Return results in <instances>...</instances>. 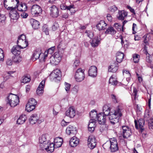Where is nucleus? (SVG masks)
<instances>
[{
    "label": "nucleus",
    "mask_w": 153,
    "mask_h": 153,
    "mask_svg": "<svg viewBox=\"0 0 153 153\" xmlns=\"http://www.w3.org/2000/svg\"><path fill=\"white\" fill-rule=\"evenodd\" d=\"M123 110V105L120 104L114 110L111 111L110 114L108 116L110 122L112 124L114 125L119 122L120 117L122 115Z\"/></svg>",
    "instance_id": "obj_1"
},
{
    "label": "nucleus",
    "mask_w": 153,
    "mask_h": 153,
    "mask_svg": "<svg viewBox=\"0 0 153 153\" xmlns=\"http://www.w3.org/2000/svg\"><path fill=\"white\" fill-rule=\"evenodd\" d=\"M48 135H42L39 138V141L40 143V147L42 150H45L47 152L51 153L53 150V143H51L47 138Z\"/></svg>",
    "instance_id": "obj_2"
},
{
    "label": "nucleus",
    "mask_w": 153,
    "mask_h": 153,
    "mask_svg": "<svg viewBox=\"0 0 153 153\" xmlns=\"http://www.w3.org/2000/svg\"><path fill=\"white\" fill-rule=\"evenodd\" d=\"M19 98L17 95L10 94L7 97V102L11 107H15L19 103Z\"/></svg>",
    "instance_id": "obj_3"
},
{
    "label": "nucleus",
    "mask_w": 153,
    "mask_h": 153,
    "mask_svg": "<svg viewBox=\"0 0 153 153\" xmlns=\"http://www.w3.org/2000/svg\"><path fill=\"white\" fill-rule=\"evenodd\" d=\"M143 119L147 122L149 128L153 129V115L149 110L145 112Z\"/></svg>",
    "instance_id": "obj_4"
},
{
    "label": "nucleus",
    "mask_w": 153,
    "mask_h": 153,
    "mask_svg": "<svg viewBox=\"0 0 153 153\" xmlns=\"http://www.w3.org/2000/svg\"><path fill=\"white\" fill-rule=\"evenodd\" d=\"M47 57V55H45L43 53H41L40 50H36L33 52L32 59L33 60L35 61L37 59H39L40 62H45Z\"/></svg>",
    "instance_id": "obj_5"
},
{
    "label": "nucleus",
    "mask_w": 153,
    "mask_h": 153,
    "mask_svg": "<svg viewBox=\"0 0 153 153\" xmlns=\"http://www.w3.org/2000/svg\"><path fill=\"white\" fill-rule=\"evenodd\" d=\"M17 44L22 49L25 48L28 46V42L26 39L25 35L22 34L18 37Z\"/></svg>",
    "instance_id": "obj_6"
},
{
    "label": "nucleus",
    "mask_w": 153,
    "mask_h": 153,
    "mask_svg": "<svg viewBox=\"0 0 153 153\" xmlns=\"http://www.w3.org/2000/svg\"><path fill=\"white\" fill-rule=\"evenodd\" d=\"M10 10L9 15L10 18L13 20H17L19 17V14H20L18 12H20L19 10L16 7H11L10 9H7Z\"/></svg>",
    "instance_id": "obj_7"
},
{
    "label": "nucleus",
    "mask_w": 153,
    "mask_h": 153,
    "mask_svg": "<svg viewBox=\"0 0 153 153\" xmlns=\"http://www.w3.org/2000/svg\"><path fill=\"white\" fill-rule=\"evenodd\" d=\"M121 134L124 138H127L131 135V129L126 126H123L121 129Z\"/></svg>",
    "instance_id": "obj_8"
},
{
    "label": "nucleus",
    "mask_w": 153,
    "mask_h": 153,
    "mask_svg": "<svg viewBox=\"0 0 153 153\" xmlns=\"http://www.w3.org/2000/svg\"><path fill=\"white\" fill-rule=\"evenodd\" d=\"M61 76V72L58 69L53 71L50 75V79L51 81L56 82L59 80Z\"/></svg>",
    "instance_id": "obj_9"
},
{
    "label": "nucleus",
    "mask_w": 153,
    "mask_h": 153,
    "mask_svg": "<svg viewBox=\"0 0 153 153\" xmlns=\"http://www.w3.org/2000/svg\"><path fill=\"white\" fill-rule=\"evenodd\" d=\"M84 70L81 68H79L76 71L75 75L76 80L78 82L82 81L85 78Z\"/></svg>",
    "instance_id": "obj_10"
},
{
    "label": "nucleus",
    "mask_w": 153,
    "mask_h": 153,
    "mask_svg": "<svg viewBox=\"0 0 153 153\" xmlns=\"http://www.w3.org/2000/svg\"><path fill=\"white\" fill-rule=\"evenodd\" d=\"M110 148L111 151L114 152L118 150V147L116 139L114 138H111L110 140Z\"/></svg>",
    "instance_id": "obj_11"
},
{
    "label": "nucleus",
    "mask_w": 153,
    "mask_h": 153,
    "mask_svg": "<svg viewBox=\"0 0 153 153\" xmlns=\"http://www.w3.org/2000/svg\"><path fill=\"white\" fill-rule=\"evenodd\" d=\"M42 9L41 7L37 5H33L31 8V12L34 16H38L41 14Z\"/></svg>",
    "instance_id": "obj_12"
},
{
    "label": "nucleus",
    "mask_w": 153,
    "mask_h": 153,
    "mask_svg": "<svg viewBox=\"0 0 153 153\" xmlns=\"http://www.w3.org/2000/svg\"><path fill=\"white\" fill-rule=\"evenodd\" d=\"M145 120L144 119L141 118L139 119L137 122L136 120H134L135 128L137 129H140V132H142L144 130L143 127L145 124Z\"/></svg>",
    "instance_id": "obj_13"
},
{
    "label": "nucleus",
    "mask_w": 153,
    "mask_h": 153,
    "mask_svg": "<svg viewBox=\"0 0 153 153\" xmlns=\"http://www.w3.org/2000/svg\"><path fill=\"white\" fill-rule=\"evenodd\" d=\"M88 147L91 149H93L96 145V140L95 138L92 136H90L88 140Z\"/></svg>",
    "instance_id": "obj_14"
},
{
    "label": "nucleus",
    "mask_w": 153,
    "mask_h": 153,
    "mask_svg": "<svg viewBox=\"0 0 153 153\" xmlns=\"http://www.w3.org/2000/svg\"><path fill=\"white\" fill-rule=\"evenodd\" d=\"M51 16L53 18H56L59 15V10L55 5H53L50 8Z\"/></svg>",
    "instance_id": "obj_15"
},
{
    "label": "nucleus",
    "mask_w": 153,
    "mask_h": 153,
    "mask_svg": "<svg viewBox=\"0 0 153 153\" xmlns=\"http://www.w3.org/2000/svg\"><path fill=\"white\" fill-rule=\"evenodd\" d=\"M60 7L62 10H69L71 13V14L74 13L76 11L75 10H73L72 9L75 8L74 5L73 4H71L70 5L67 6L65 4L62 3L61 4Z\"/></svg>",
    "instance_id": "obj_16"
},
{
    "label": "nucleus",
    "mask_w": 153,
    "mask_h": 153,
    "mask_svg": "<svg viewBox=\"0 0 153 153\" xmlns=\"http://www.w3.org/2000/svg\"><path fill=\"white\" fill-rule=\"evenodd\" d=\"M63 140L62 138L59 137L56 138L54 140V143H53V150L52 152L54 151V149L56 148H58L61 146L62 144Z\"/></svg>",
    "instance_id": "obj_17"
},
{
    "label": "nucleus",
    "mask_w": 153,
    "mask_h": 153,
    "mask_svg": "<svg viewBox=\"0 0 153 153\" xmlns=\"http://www.w3.org/2000/svg\"><path fill=\"white\" fill-rule=\"evenodd\" d=\"M107 116L104 115L102 113H99L98 114L97 120L100 124L104 125L106 122Z\"/></svg>",
    "instance_id": "obj_18"
},
{
    "label": "nucleus",
    "mask_w": 153,
    "mask_h": 153,
    "mask_svg": "<svg viewBox=\"0 0 153 153\" xmlns=\"http://www.w3.org/2000/svg\"><path fill=\"white\" fill-rule=\"evenodd\" d=\"M75 114V110L72 107H70L65 112V115L70 118L74 117Z\"/></svg>",
    "instance_id": "obj_19"
},
{
    "label": "nucleus",
    "mask_w": 153,
    "mask_h": 153,
    "mask_svg": "<svg viewBox=\"0 0 153 153\" xmlns=\"http://www.w3.org/2000/svg\"><path fill=\"white\" fill-rule=\"evenodd\" d=\"M97 69L94 66H91L88 70V74L89 76L92 77H95L97 75Z\"/></svg>",
    "instance_id": "obj_20"
},
{
    "label": "nucleus",
    "mask_w": 153,
    "mask_h": 153,
    "mask_svg": "<svg viewBox=\"0 0 153 153\" xmlns=\"http://www.w3.org/2000/svg\"><path fill=\"white\" fill-rule=\"evenodd\" d=\"M45 80H43L40 83L36 90L37 94L39 95H41L43 93V88L45 86Z\"/></svg>",
    "instance_id": "obj_21"
},
{
    "label": "nucleus",
    "mask_w": 153,
    "mask_h": 153,
    "mask_svg": "<svg viewBox=\"0 0 153 153\" xmlns=\"http://www.w3.org/2000/svg\"><path fill=\"white\" fill-rule=\"evenodd\" d=\"M100 36H97L94 37L91 42L92 46L93 47H97L100 43Z\"/></svg>",
    "instance_id": "obj_22"
},
{
    "label": "nucleus",
    "mask_w": 153,
    "mask_h": 153,
    "mask_svg": "<svg viewBox=\"0 0 153 153\" xmlns=\"http://www.w3.org/2000/svg\"><path fill=\"white\" fill-rule=\"evenodd\" d=\"M98 114L97 112L95 110L93 111H91L90 113V116L91 117V119L90 120V122L92 123L93 122H96L97 121V117Z\"/></svg>",
    "instance_id": "obj_23"
},
{
    "label": "nucleus",
    "mask_w": 153,
    "mask_h": 153,
    "mask_svg": "<svg viewBox=\"0 0 153 153\" xmlns=\"http://www.w3.org/2000/svg\"><path fill=\"white\" fill-rule=\"evenodd\" d=\"M107 24L103 20H101L99 22L97 25V28L100 31L104 30L106 27Z\"/></svg>",
    "instance_id": "obj_24"
},
{
    "label": "nucleus",
    "mask_w": 153,
    "mask_h": 153,
    "mask_svg": "<svg viewBox=\"0 0 153 153\" xmlns=\"http://www.w3.org/2000/svg\"><path fill=\"white\" fill-rule=\"evenodd\" d=\"M79 143V139L76 137H74L70 140L69 144L71 147H75Z\"/></svg>",
    "instance_id": "obj_25"
},
{
    "label": "nucleus",
    "mask_w": 153,
    "mask_h": 153,
    "mask_svg": "<svg viewBox=\"0 0 153 153\" xmlns=\"http://www.w3.org/2000/svg\"><path fill=\"white\" fill-rule=\"evenodd\" d=\"M66 132L68 135H70L71 134H74L76 133V128L70 125L67 128Z\"/></svg>",
    "instance_id": "obj_26"
},
{
    "label": "nucleus",
    "mask_w": 153,
    "mask_h": 153,
    "mask_svg": "<svg viewBox=\"0 0 153 153\" xmlns=\"http://www.w3.org/2000/svg\"><path fill=\"white\" fill-rule=\"evenodd\" d=\"M21 49L22 48L18 45L14 46L11 49V52L14 55H19L21 53Z\"/></svg>",
    "instance_id": "obj_27"
},
{
    "label": "nucleus",
    "mask_w": 153,
    "mask_h": 153,
    "mask_svg": "<svg viewBox=\"0 0 153 153\" xmlns=\"http://www.w3.org/2000/svg\"><path fill=\"white\" fill-rule=\"evenodd\" d=\"M30 22L32 27L34 29H37L39 27V23L36 20L31 19L30 20Z\"/></svg>",
    "instance_id": "obj_28"
},
{
    "label": "nucleus",
    "mask_w": 153,
    "mask_h": 153,
    "mask_svg": "<svg viewBox=\"0 0 153 153\" xmlns=\"http://www.w3.org/2000/svg\"><path fill=\"white\" fill-rule=\"evenodd\" d=\"M39 119L37 115L36 114H33L29 119V122L30 124H33L36 123Z\"/></svg>",
    "instance_id": "obj_29"
},
{
    "label": "nucleus",
    "mask_w": 153,
    "mask_h": 153,
    "mask_svg": "<svg viewBox=\"0 0 153 153\" xmlns=\"http://www.w3.org/2000/svg\"><path fill=\"white\" fill-rule=\"evenodd\" d=\"M103 113V114L106 116H108L112 111H111L110 108L107 105H104L102 108Z\"/></svg>",
    "instance_id": "obj_30"
},
{
    "label": "nucleus",
    "mask_w": 153,
    "mask_h": 153,
    "mask_svg": "<svg viewBox=\"0 0 153 153\" xmlns=\"http://www.w3.org/2000/svg\"><path fill=\"white\" fill-rule=\"evenodd\" d=\"M124 54L123 53L121 52H117L116 56L117 61L119 63L121 62L124 58Z\"/></svg>",
    "instance_id": "obj_31"
},
{
    "label": "nucleus",
    "mask_w": 153,
    "mask_h": 153,
    "mask_svg": "<svg viewBox=\"0 0 153 153\" xmlns=\"http://www.w3.org/2000/svg\"><path fill=\"white\" fill-rule=\"evenodd\" d=\"M118 15L117 16L118 19L119 20H123L125 17L127 16V13L124 10H122L119 11Z\"/></svg>",
    "instance_id": "obj_32"
},
{
    "label": "nucleus",
    "mask_w": 153,
    "mask_h": 153,
    "mask_svg": "<svg viewBox=\"0 0 153 153\" xmlns=\"http://www.w3.org/2000/svg\"><path fill=\"white\" fill-rule=\"evenodd\" d=\"M26 119V117L25 115H22L18 119L17 123L19 125L23 124L25 122Z\"/></svg>",
    "instance_id": "obj_33"
},
{
    "label": "nucleus",
    "mask_w": 153,
    "mask_h": 153,
    "mask_svg": "<svg viewBox=\"0 0 153 153\" xmlns=\"http://www.w3.org/2000/svg\"><path fill=\"white\" fill-rule=\"evenodd\" d=\"M116 64H117L116 63H114L113 65H112L109 67V71L113 73L116 72L118 69V66L116 65Z\"/></svg>",
    "instance_id": "obj_34"
},
{
    "label": "nucleus",
    "mask_w": 153,
    "mask_h": 153,
    "mask_svg": "<svg viewBox=\"0 0 153 153\" xmlns=\"http://www.w3.org/2000/svg\"><path fill=\"white\" fill-rule=\"evenodd\" d=\"M116 33V31L112 27H109L105 32L106 34H110L111 35H114Z\"/></svg>",
    "instance_id": "obj_35"
},
{
    "label": "nucleus",
    "mask_w": 153,
    "mask_h": 153,
    "mask_svg": "<svg viewBox=\"0 0 153 153\" xmlns=\"http://www.w3.org/2000/svg\"><path fill=\"white\" fill-rule=\"evenodd\" d=\"M12 0H4V5L5 8L7 9H10L12 6H11L10 5V4L11 3Z\"/></svg>",
    "instance_id": "obj_36"
},
{
    "label": "nucleus",
    "mask_w": 153,
    "mask_h": 153,
    "mask_svg": "<svg viewBox=\"0 0 153 153\" xmlns=\"http://www.w3.org/2000/svg\"><path fill=\"white\" fill-rule=\"evenodd\" d=\"M13 61L15 63H18L21 61V58L19 55H14L12 56Z\"/></svg>",
    "instance_id": "obj_37"
},
{
    "label": "nucleus",
    "mask_w": 153,
    "mask_h": 153,
    "mask_svg": "<svg viewBox=\"0 0 153 153\" xmlns=\"http://www.w3.org/2000/svg\"><path fill=\"white\" fill-rule=\"evenodd\" d=\"M118 83V82L112 76L110 77L109 80V83L113 85H116Z\"/></svg>",
    "instance_id": "obj_38"
},
{
    "label": "nucleus",
    "mask_w": 153,
    "mask_h": 153,
    "mask_svg": "<svg viewBox=\"0 0 153 153\" xmlns=\"http://www.w3.org/2000/svg\"><path fill=\"white\" fill-rule=\"evenodd\" d=\"M30 80V76H25L22 77V82L26 83L29 82Z\"/></svg>",
    "instance_id": "obj_39"
},
{
    "label": "nucleus",
    "mask_w": 153,
    "mask_h": 153,
    "mask_svg": "<svg viewBox=\"0 0 153 153\" xmlns=\"http://www.w3.org/2000/svg\"><path fill=\"white\" fill-rule=\"evenodd\" d=\"M35 108V106L30 105L26 104V110L28 112H30L33 110Z\"/></svg>",
    "instance_id": "obj_40"
},
{
    "label": "nucleus",
    "mask_w": 153,
    "mask_h": 153,
    "mask_svg": "<svg viewBox=\"0 0 153 153\" xmlns=\"http://www.w3.org/2000/svg\"><path fill=\"white\" fill-rule=\"evenodd\" d=\"M37 103V102L34 99L31 98L29 100L27 104L32 105L35 106L36 105Z\"/></svg>",
    "instance_id": "obj_41"
},
{
    "label": "nucleus",
    "mask_w": 153,
    "mask_h": 153,
    "mask_svg": "<svg viewBox=\"0 0 153 153\" xmlns=\"http://www.w3.org/2000/svg\"><path fill=\"white\" fill-rule=\"evenodd\" d=\"M85 33L86 34L88 37L91 39L93 37V32L91 31L86 30L85 32Z\"/></svg>",
    "instance_id": "obj_42"
},
{
    "label": "nucleus",
    "mask_w": 153,
    "mask_h": 153,
    "mask_svg": "<svg viewBox=\"0 0 153 153\" xmlns=\"http://www.w3.org/2000/svg\"><path fill=\"white\" fill-rule=\"evenodd\" d=\"M133 60L134 63H137L139 59L140 56L137 54H134L133 55Z\"/></svg>",
    "instance_id": "obj_43"
},
{
    "label": "nucleus",
    "mask_w": 153,
    "mask_h": 153,
    "mask_svg": "<svg viewBox=\"0 0 153 153\" xmlns=\"http://www.w3.org/2000/svg\"><path fill=\"white\" fill-rule=\"evenodd\" d=\"M42 30L43 32L45 33L46 35L49 34L48 29L47 25H45L43 26Z\"/></svg>",
    "instance_id": "obj_44"
},
{
    "label": "nucleus",
    "mask_w": 153,
    "mask_h": 153,
    "mask_svg": "<svg viewBox=\"0 0 153 153\" xmlns=\"http://www.w3.org/2000/svg\"><path fill=\"white\" fill-rule=\"evenodd\" d=\"M53 57L54 59L53 61L56 62V63L59 62L61 59V57L58 56L57 55H55L54 56H53Z\"/></svg>",
    "instance_id": "obj_45"
},
{
    "label": "nucleus",
    "mask_w": 153,
    "mask_h": 153,
    "mask_svg": "<svg viewBox=\"0 0 153 153\" xmlns=\"http://www.w3.org/2000/svg\"><path fill=\"white\" fill-rule=\"evenodd\" d=\"M137 89L135 88H133V93L132 94V95L134 97V100H136L137 98Z\"/></svg>",
    "instance_id": "obj_46"
},
{
    "label": "nucleus",
    "mask_w": 153,
    "mask_h": 153,
    "mask_svg": "<svg viewBox=\"0 0 153 153\" xmlns=\"http://www.w3.org/2000/svg\"><path fill=\"white\" fill-rule=\"evenodd\" d=\"M79 64L80 62L79 60L78 59H76L73 65L74 68H76L79 65Z\"/></svg>",
    "instance_id": "obj_47"
},
{
    "label": "nucleus",
    "mask_w": 153,
    "mask_h": 153,
    "mask_svg": "<svg viewBox=\"0 0 153 153\" xmlns=\"http://www.w3.org/2000/svg\"><path fill=\"white\" fill-rule=\"evenodd\" d=\"M117 10V7L115 5L110 7L109 9V11L111 13H114Z\"/></svg>",
    "instance_id": "obj_48"
},
{
    "label": "nucleus",
    "mask_w": 153,
    "mask_h": 153,
    "mask_svg": "<svg viewBox=\"0 0 153 153\" xmlns=\"http://www.w3.org/2000/svg\"><path fill=\"white\" fill-rule=\"evenodd\" d=\"M4 54L3 51L1 48H0V61H3L4 59Z\"/></svg>",
    "instance_id": "obj_49"
},
{
    "label": "nucleus",
    "mask_w": 153,
    "mask_h": 153,
    "mask_svg": "<svg viewBox=\"0 0 153 153\" xmlns=\"http://www.w3.org/2000/svg\"><path fill=\"white\" fill-rule=\"evenodd\" d=\"M111 97L113 102L115 103L117 102V97L115 95L112 94L111 95Z\"/></svg>",
    "instance_id": "obj_50"
},
{
    "label": "nucleus",
    "mask_w": 153,
    "mask_h": 153,
    "mask_svg": "<svg viewBox=\"0 0 153 153\" xmlns=\"http://www.w3.org/2000/svg\"><path fill=\"white\" fill-rule=\"evenodd\" d=\"M65 89L67 92H68L69 91L71 85L69 83H68L66 82L65 83Z\"/></svg>",
    "instance_id": "obj_51"
},
{
    "label": "nucleus",
    "mask_w": 153,
    "mask_h": 153,
    "mask_svg": "<svg viewBox=\"0 0 153 153\" xmlns=\"http://www.w3.org/2000/svg\"><path fill=\"white\" fill-rule=\"evenodd\" d=\"M59 25L57 22H55L52 26V29L53 31H55L58 28Z\"/></svg>",
    "instance_id": "obj_52"
},
{
    "label": "nucleus",
    "mask_w": 153,
    "mask_h": 153,
    "mask_svg": "<svg viewBox=\"0 0 153 153\" xmlns=\"http://www.w3.org/2000/svg\"><path fill=\"white\" fill-rule=\"evenodd\" d=\"M6 19L5 15L4 14H1L0 13V22L2 23L4 22Z\"/></svg>",
    "instance_id": "obj_53"
},
{
    "label": "nucleus",
    "mask_w": 153,
    "mask_h": 153,
    "mask_svg": "<svg viewBox=\"0 0 153 153\" xmlns=\"http://www.w3.org/2000/svg\"><path fill=\"white\" fill-rule=\"evenodd\" d=\"M12 4L18 6V5L19 4V0H12L10 4Z\"/></svg>",
    "instance_id": "obj_54"
},
{
    "label": "nucleus",
    "mask_w": 153,
    "mask_h": 153,
    "mask_svg": "<svg viewBox=\"0 0 153 153\" xmlns=\"http://www.w3.org/2000/svg\"><path fill=\"white\" fill-rule=\"evenodd\" d=\"M55 49V47L53 46L49 48L47 51V53L51 54L53 53L54 50Z\"/></svg>",
    "instance_id": "obj_55"
},
{
    "label": "nucleus",
    "mask_w": 153,
    "mask_h": 153,
    "mask_svg": "<svg viewBox=\"0 0 153 153\" xmlns=\"http://www.w3.org/2000/svg\"><path fill=\"white\" fill-rule=\"evenodd\" d=\"M78 91V87L77 86H74L72 89V91L74 94L77 93Z\"/></svg>",
    "instance_id": "obj_56"
},
{
    "label": "nucleus",
    "mask_w": 153,
    "mask_h": 153,
    "mask_svg": "<svg viewBox=\"0 0 153 153\" xmlns=\"http://www.w3.org/2000/svg\"><path fill=\"white\" fill-rule=\"evenodd\" d=\"M69 122H67L65 121L64 120H63L61 122V124L62 126L63 127H65L66 126H67L68 124H69Z\"/></svg>",
    "instance_id": "obj_57"
},
{
    "label": "nucleus",
    "mask_w": 153,
    "mask_h": 153,
    "mask_svg": "<svg viewBox=\"0 0 153 153\" xmlns=\"http://www.w3.org/2000/svg\"><path fill=\"white\" fill-rule=\"evenodd\" d=\"M13 63V62L12 60L10 59H8L6 61V64L8 65H11Z\"/></svg>",
    "instance_id": "obj_58"
},
{
    "label": "nucleus",
    "mask_w": 153,
    "mask_h": 153,
    "mask_svg": "<svg viewBox=\"0 0 153 153\" xmlns=\"http://www.w3.org/2000/svg\"><path fill=\"white\" fill-rule=\"evenodd\" d=\"M20 15L22 17L24 18H26L28 16V14L24 12H22Z\"/></svg>",
    "instance_id": "obj_59"
},
{
    "label": "nucleus",
    "mask_w": 153,
    "mask_h": 153,
    "mask_svg": "<svg viewBox=\"0 0 153 153\" xmlns=\"http://www.w3.org/2000/svg\"><path fill=\"white\" fill-rule=\"evenodd\" d=\"M106 17L108 20L109 21L111 22L112 21V18L111 15L110 14H107Z\"/></svg>",
    "instance_id": "obj_60"
},
{
    "label": "nucleus",
    "mask_w": 153,
    "mask_h": 153,
    "mask_svg": "<svg viewBox=\"0 0 153 153\" xmlns=\"http://www.w3.org/2000/svg\"><path fill=\"white\" fill-rule=\"evenodd\" d=\"M96 122H93L92 123H90V121H89V123L88 125V128H91V127H94V124Z\"/></svg>",
    "instance_id": "obj_61"
},
{
    "label": "nucleus",
    "mask_w": 153,
    "mask_h": 153,
    "mask_svg": "<svg viewBox=\"0 0 153 153\" xmlns=\"http://www.w3.org/2000/svg\"><path fill=\"white\" fill-rule=\"evenodd\" d=\"M123 73L124 74V73L126 74H127L128 76H131V74L129 73V71H128L127 70H124L123 71Z\"/></svg>",
    "instance_id": "obj_62"
},
{
    "label": "nucleus",
    "mask_w": 153,
    "mask_h": 153,
    "mask_svg": "<svg viewBox=\"0 0 153 153\" xmlns=\"http://www.w3.org/2000/svg\"><path fill=\"white\" fill-rule=\"evenodd\" d=\"M128 8L129 10L131 13H134V14H135L134 13V10L130 6H128Z\"/></svg>",
    "instance_id": "obj_63"
},
{
    "label": "nucleus",
    "mask_w": 153,
    "mask_h": 153,
    "mask_svg": "<svg viewBox=\"0 0 153 153\" xmlns=\"http://www.w3.org/2000/svg\"><path fill=\"white\" fill-rule=\"evenodd\" d=\"M68 15H69L68 13H65L62 16V17L66 19L68 17Z\"/></svg>",
    "instance_id": "obj_64"
}]
</instances>
